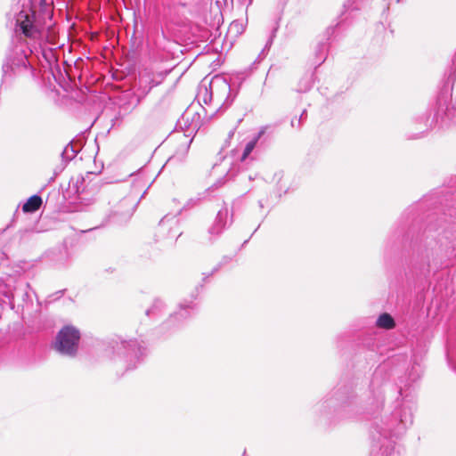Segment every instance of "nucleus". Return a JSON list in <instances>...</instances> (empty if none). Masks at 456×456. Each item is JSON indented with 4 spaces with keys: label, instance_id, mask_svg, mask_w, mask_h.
Masks as SVG:
<instances>
[{
    "label": "nucleus",
    "instance_id": "12",
    "mask_svg": "<svg viewBox=\"0 0 456 456\" xmlns=\"http://www.w3.org/2000/svg\"><path fill=\"white\" fill-rule=\"evenodd\" d=\"M119 208H126L125 211L118 210V212L125 218H128V217H130L133 215V213L134 211L135 203H134V200H131L129 199H124L123 200L120 201Z\"/></svg>",
    "mask_w": 456,
    "mask_h": 456
},
{
    "label": "nucleus",
    "instance_id": "5",
    "mask_svg": "<svg viewBox=\"0 0 456 456\" xmlns=\"http://www.w3.org/2000/svg\"><path fill=\"white\" fill-rule=\"evenodd\" d=\"M116 351L118 355L126 358V361L133 362L136 360L139 362V358L143 354V348L138 346L136 340L121 341L116 346Z\"/></svg>",
    "mask_w": 456,
    "mask_h": 456
},
{
    "label": "nucleus",
    "instance_id": "2",
    "mask_svg": "<svg viewBox=\"0 0 456 456\" xmlns=\"http://www.w3.org/2000/svg\"><path fill=\"white\" fill-rule=\"evenodd\" d=\"M37 46L32 45L30 41L22 37H16L12 43L6 62L3 66L4 72L6 74L19 69H27L29 65L28 56Z\"/></svg>",
    "mask_w": 456,
    "mask_h": 456
},
{
    "label": "nucleus",
    "instance_id": "14",
    "mask_svg": "<svg viewBox=\"0 0 456 456\" xmlns=\"http://www.w3.org/2000/svg\"><path fill=\"white\" fill-rule=\"evenodd\" d=\"M193 305L191 304L186 305H180V311L176 313L175 315L171 316V320L177 319L179 316L183 318H187L189 316V309H192Z\"/></svg>",
    "mask_w": 456,
    "mask_h": 456
},
{
    "label": "nucleus",
    "instance_id": "18",
    "mask_svg": "<svg viewBox=\"0 0 456 456\" xmlns=\"http://www.w3.org/2000/svg\"><path fill=\"white\" fill-rule=\"evenodd\" d=\"M305 114V110H303V112H302V114H301V116H300V118L297 120V126H300V119L303 118V116H304Z\"/></svg>",
    "mask_w": 456,
    "mask_h": 456
},
{
    "label": "nucleus",
    "instance_id": "4",
    "mask_svg": "<svg viewBox=\"0 0 456 456\" xmlns=\"http://www.w3.org/2000/svg\"><path fill=\"white\" fill-rule=\"evenodd\" d=\"M209 90L210 92L206 85H201L198 94L199 101L202 100L205 104H208L214 96L221 100L230 92V86L224 79L215 77L209 83Z\"/></svg>",
    "mask_w": 456,
    "mask_h": 456
},
{
    "label": "nucleus",
    "instance_id": "9",
    "mask_svg": "<svg viewBox=\"0 0 456 456\" xmlns=\"http://www.w3.org/2000/svg\"><path fill=\"white\" fill-rule=\"evenodd\" d=\"M151 79L149 77L142 76L138 81V87L135 91V94L138 98V102L144 98L154 85H151Z\"/></svg>",
    "mask_w": 456,
    "mask_h": 456
},
{
    "label": "nucleus",
    "instance_id": "20",
    "mask_svg": "<svg viewBox=\"0 0 456 456\" xmlns=\"http://www.w3.org/2000/svg\"><path fill=\"white\" fill-rule=\"evenodd\" d=\"M296 125H297V122L293 119V120L291 121V126H296Z\"/></svg>",
    "mask_w": 456,
    "mask_h": 456
},
{
    "label": "nucleus",
    "instance_id": "10",
    "mask_svg": "<svg viewBox=\"0 0 456 456\" xmlns=\"http://www.w3.org/2000/svg\"><path fill=\"white\" fill-rule=\"evenodd\" d=\"M42 205V198L38 195H33L22 206L25 213H33L40 208Z\"/></svg>",
    "mask_w": 456,
    "mask_h": 456
},
{
    "label": "nucleus",
    "instance_id": "15",
    "mask_svg": "<svg viewBox=\"0 0 456 456\" xmlns=\"http://www.w3.org/2000/svg\"><path fill=\"white\" fill-rule=\"evenodd\" d=\"M244 30L243 24L238 20H234L231 23L229 27L230 32H235L236 34H240Z\"/></svg>",
    "mask_w": 456,
    "mask_h": 456
},
{
    "label": "nucleus",
    "instance_id": "3",
    "mask_svg": "<svg viewBox=\"0 0 456 456\" xmlns=\"http://www.w3.org/2000/svg\"><path fill=\"white\" fill-rule=\"evenodd\" d=\"M80 332L73 326L63 327L57 334L53 348L61 354L75 356L78 348Z\"/></svg>",
    "mask_w": 456,
    "mask_h": 456
},
{
    "label": "nucleus",
    "instance_id": "11",
    "mask_svg": "<svg viewBox=\"0 0 456 456\" xmlns=\"http://www.w3.org/2000/svg\"><path fill=\"white\" fill-rule=\"evenodd\" d=\"M376 324L379 328L385 330H391L395 327V323L392 316L388 314H382L377 319Z\"/></svg>",
    "mask_w": 456,
    "mask_h": 456
},
{
    "label": "nucleus",
    "instance_id": "6",
    "mask_svg": "<svg viewBox=\"0 0 456 456\" xmlns=\"http://www.w3.org/2000/svg\"><path fill=\"white\" fill-rule=\"evenodd\" d=\"M158 233L163 238L176 240L182 234L178 225V219L175 216H166L159 222Z\"/></svg>",
    "mask_w": 456,
    "mask_h": 456
},
{
    "label": "nucleus",
    "instance_id": "19",
    "mask_svg": "<svg viewBox=\"0 0 456 456\" xmlns=\"http://www.w3.org/2000/svg\"><path fill=\"white\" fill-rule=\"evenodd\" d=\"M134 367H135V363H133V364L130 363L127 368L128 369H133Z\"/></svg>",
    "mask_w": 456,
    "mask_h": 456
},
{
    "label": "nucleus",
    "instance_id": "16",
    "mask_svg": "<svg viewBox=\"0 0 456 456\" xmlns=\"http://www.w3.org/2000/svg\"><path fill=\"white\" fill-rule=\"evenodd\" d=\"M62 155L66 159H72L76 156V151L73 149L72 144H68L63 152Z\"/></svg>",
    "mask_w": 456,
    "mask_h": 456
},
{
    "label": "nucleus",
    "instance_id": "7",
    "mask_svg": "<svg viewBox=\"0 0 456 456\" xmlns=\"http://www.w3.org/2000/svg\"><path fill=\"white\" fill-rule=\"evenodd\" d=\"M229 216V210L227 208L220 209L216 216L214 224L209 227L208 233L211 236H218L223 230L226 227Z\"/></svg>",
    "mask_w": 456,
    "mask_h": 456
},
{
    "label": "nucleus",
    "instance_id": "17",
    "mask_svg": "<svg viewBox=\"0 0 456 456\" xmlns=\"http://www.w3.org/2000/svg\"><path fill=\"white\" fill-rule=\"evenodd\" d=\"M311 86H312V83H311L310 79H307L305 86L303 88H300L299 90L305 92V91L309 90L311 88Z\"/></svg>",
    "mask_w": 456,
    "mask_h": 456
},
{
    "label": "nucleus",
    "instance_id": "1",
    "mask_svg": "<svg viewBox=\"0 0 456 456\" xmlns=\"http://www.w3.org/2000/svg\"><path fill=\"white\" fill-rule=\"evenodd\" d=\"M52 28L50 12H37L30 4L23 5L15 17V35L30 41L32 45L41 46L49 41Z\"/></svg>",
    "mask_w": 456,
    "mask_h": 456
},
{
    "label": "nucleus",
    "instance_id": "8",
    "mask_svg": "<svg viewBox=\"0 0 456 456\" xmlns=\"http://www.w3.org/2000/svg\"><path fill=\"white\" fill-rule=\"evenodd\" d=\"M265 133V128H264V127L261 128L259 130V132L245 144L242 154L239 158L240 162H245L248 159H250V160L253 159V158L250 157V155H251L252 151H254V149L256 148L259 139L264 135Z\"/></svg>",
    "mask_w": 456,
    "mask_h": 456
},
{
    "label": "nucleus",
    "instance_id": "13",
    "mask_svg": "<svg viewBox=\"0 0 456 456\" xmlns=\"http://www.w3.org/2000/svg\"><path fill=\"white\" fill-rule=\"evenodd\" d=\"M164 303L160 299H155L152 306L146 311L147 315H154L164 308Z\"/></svg>",
    "mask_w": 456,
    "mask_h": 456
}]
</instances>
